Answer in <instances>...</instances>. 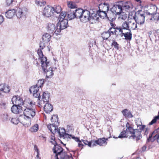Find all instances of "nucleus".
Listing matches in <instances>:
<instances>
[{
  "label": "nucleus",
  "mask_w": 159,
  "mask_h": 159,
  "mask_svg": "<svg viewBox=\"0 0 159 159\" xmlns=\"http://www.w3.org/2000/svg\"><path fill=\"white\" fill-rule=\"evenodd\" d=\"M107 16L106 17L108 19H113L115 17V16L116 15L111 11L107 12Z\"/></svg>",
  "instance_id": "obj_35"
},
{
  "label": "nucleus",
  "mask_w": 159,
  "mask_h": 159,
  "mask_svg": "<svg viewBox=\"0 0 159 159\" xmlns=\"http://www.w3.org/2000/svg\"><path fill=\"white\" fill-rule=\"evenodd\" d=\"M54 10L52 7L47 6L45 7L43 10V15L46 17H51L53 14Z\"/></svg>",
  "instance_id": "obj_8"
},
{
  "label": "nucleus",
  "mask_w": 159,
  "mask_h": 159,
  "mask_svg": "<svg viewBox=\"0 0 159 159\" xmlns=\"http://www.w3.org/2000/svg\"><path fill=\"white\" fill-rule=\"evenodd\" d=\"M50 96V93L47 91L44 92L42 96V99L46 102V103H48L49 101Z\"/></svg>",
  "instance_id": "obj_28"
},
{
  "label": "nucleus",
  "mask_w": 159,
  "mask_h": 159,
  "mask_svg": "<svg viewBox=\"0 0 159 159\" xmlns=\"http://www.w3.org/2000/svg\"><path fill=\"white\" fill-rule=\"evenodd\" d=\"M122 10H125V11L129 12L133 8V6L130 2H127L123 4Z\"/></svg>",
  "instance_id": "obj_17"
},
{
  "label": "nucleus",
  "mask_w": 159,
  "mask_h": 159,
  "mask_svg": "<svg viewBox=\"0 0 159 159\" xmlns=\"http://www.w3.org/2000/svg\"><path fill=\"white\" fill-rule=\"evenodd\" d=\"M0 90L5 93H8L10 91V89L9 86L3 84H0Z\"/></svg>",
  "instance_id": "obj_27"
},
{
  "label": "nucleus",
  "mask_w": 159,
  "mask_h": 159,
  "mask_svg": "<svg viewBox=\"0 0 159 159\" xmlns=\"http://www.w3.org/2000/svg\"><path fill=\"white\" fill-rule=\"evenodd\" d=\"M16 15L18 18H25V11L20 8H18L16 10Z\"/></svg>",
  "instance_id": "obj_18"
},
{
  "label": "nucleus",
  "mask_w": 159,
  "mask_h": 159,
  "mask_svg": "<svg viewBox=\"0 0 159 159\" xmlns=\"http://www.w3.org/2000/svg\"><path fill=\"white\" fill-rule=\"evenodd\" d=\"M38 60L40 62L42 69L46 73L47 77L51 78L53 75V68L51 67L49 61H48L47 57L43 55L42 51L40 50L38 51Z\"/></svg>",
  "instance_id": "obj_1"
},
{
  "label": "nucleus",
  "mask_w": 159,
  "mask_h": 159,
  "mask_svg": "<svg viewBox=\"0 0 159 159\" xmlns=\"http://www.w3.org/2000/svg\"><path fill=\"white\" fill-rule=\"evenodd\" d=\"M44 110L46 113H49L53 109V107L52 105L48 103H46L44 106Z\"/></svg>",
  "instance_id": "obj_23"
},
{
  "label": "nucleus",
  "mask_w": 159,
  "mask_h": 159,
  "mask_svg": "<svg viewBox=\"0 0 159 159\" xmlns=\"http://www.w3.org/2000/svg\"><path fill=\"white\" fill-rule=\"evenodd\" d=\"M52 140L51 142L54 145L52 150L53 152L56 154L55 156L57 157L56 159H69L71 158H73L71 154L70 155H67L65 152H63V149L59 145L57 144L55 141V138L54 136L51 138Z\"/></svg>",
  "instance_id": "obj_2"
},
{
  "label": "nucleus",
  "mask_w": 159,
  "mask_h": 159,
  "mask_svg": "<svg viewBox=\"0 0 159 159\" xmlns=\"http://www.w3.org/2000/svg\"><path fill=\"white\" fill-rule=\"evenodd\" d=\"M128 20V21H125L122 24L121 26L120 27L123 30H128L129 31V26Z\"/></svg>",
  "instance_id": "obj_34"
},
{
  "label": "nucleus",
  "mask_w": 159,
  "mask_h": 159,
  "mask_svg": "<svg viewBox=\"0 0 159 159\" xmlns=\"http://www.w3.org/2000/svg\"><path fill=\"white\" fill-rule=\"evenodd\" d=\"M126 131L129 135V139H135L136 141H138L142 138L140 131L138 129H134L131 125L128 122L126 124Z\"/></svg>",
  "instance_id": "obj_3"
},
{
  "label": "nucleus",
  "mask_w": 159,
  "mask_h": 159,
  "mask_svg": "<svg viewBox=\"0 0 159 159\" xmlns=\"http://www.w3.org/2000/svg\"><path fill=\"white\" fill-rule=\"evenodd\" d=\"M152 31H150L148 32L149 34L151 35V34H152Z\"/></svg>",
  "instance_id": "obj_63"
},
{
  "label": "nucleus",
  "mask_w": 159,
  "mask_h": 159,
  "mask_svg": "<svg viewBox=\"0 0 159 159\" xmlns=\"http://www.w3.org/2000/svg\"><path fill=\"white\" fill-rule=\"evenodd\" d=\"M43 80H38L37 84L35 86L38 87L39 88H41L43 84Z\"/></svg>",
  "instance_id": "obj_49"
},
{
  "label": "nucleus",
  "mask_w": 159,
  "mask_h": 159,
  "mask_svg": "<svg viewBox=\"0 0 159 159\" xmlns=\"http://www.w3.org/2000/svg\"><path fill=\"white\" fill-rule=\"evenodd\" d=\"M31 118L23 115L20 116L19 117L20 122L24 125L27 126H29L30 125Z\"/></svg>",
  "instance_id": "obj_9"
},
{
  "label": "nucleus",
  "mask_w": 159,
  "mask_h": 159,
  "mask_svg": "<svg viewBox=\"0 0 159 159\" xmlns=\"http://www.w3.org/2000/svg\"><path fill=\"white\" fill-rule=\"evenodd\" d=\"M4 18L2 16H0V25L3 21Z\"/></svg>",
  "instance_id": "obj_57"
},
{
  "label": "nucleus",
  "mask_w": 159,
  "mask_h": 159,
  "mask_svg": "<svg viewBox=\"0 0 159 159\" xmlns=\"http://www.w3.org/2000/svg\"><path fill=\"white\" fill-rule=\"evenodd\" d=\"M54 9V13L55 12L57 13H59L61 11V8L59 6H56L53 7Z\"/></svg>",
  "instance_id": "obj_45"
},
{
  "label": "nucleus",
  "mask_w": 159,
  "mask_h": 159,
  "mask_svg": "<svg viewBox=\"0 0 159 159\" xmlns=\"http://www.w3.org/2000/svg\"><path fill=\"white\" fill-rule=\"evenodd\" d=\"M119 45L118 44L117 42L115 41H113L111 43V46H114L115 48L117 50L119 49Z\"/></svg>",
  "instance_id": "obj_53"
},
{
  "label": "nucleus",
  "mask_w": 159,
  "mask_h": 159,
  "mask_svg": "<svg viewBox=\"0 0 159 159\" xmlns=\"http://www.w3.org/2000/svg\"><path fill=\"white\" fill-rule=\"evenodd\" d=\"M15 12L16 10L14 9L8 10L6 12L5 14L6 17L7 18L11 19L14 15Z\"/></svg>",
  "instance_id": "obj_24"
},
{
  "label": "nucleus",
  "mask_w": 159,
  "mask_h": 159,
  "mask_svg": "<svg viewBox=\"0 0 159 159\" xmlns=\"http://www.w3.org/2000/svg\"><path fill=\"white\" fill-rule=\"evenodd\" d=\"M101 36L103 39H107L110 36V35L107 31L103 32Z\"/></svg>",
  "instance_id": "obj_41"
},
{
  "label": "nucleus",
  "mask_w": 159,
  "mask_h": 159,
  "mask_svg": "<svg viewBox=\"0 0 159 159\" xmlns=\"http://www.w3.org/2000/svg\"><path fill=\"white\" fill-rule=\"evenodd\" d=\"M45 43V41H43V40L42 41H41L40 42V43L39 44V47L40 48V49H38V52H37L38 53V51L39 50H41L42 51L41 49H43L45 47L46 43Z\"/></svg>",
  "instance_id": "obj_43"
},
{
  "label": "nucleus",
  "mask_w": 159,
  "mask_h": 159,
  "mask_svg": "<svg viewBox=\"0 0 159 159\" xmlns=\"http://www.w3.org/2000/svg\"><path fill=\"white\" fill-rule=\"evenodd\" d=\"M11 121L13 124L17 125L20 122V120L17 118H12L11 119Z\"/></svg>",
  "instance_id": "obj_52"
},
{
  "label": "nucleus",
  "mask_w": 159,
  "mask_h": 159,
  "mask_svg": "<svg viewBox=\"0 0 159 159\" xmlns=\"http://www.w3.org/2000/svg\"><path fill=\"white\" fill-rule=\"evenodd\" d=\"M1 104L3 105V106H4L6 105V103H1Z\"/></svg>",
  "instance_id": "obj_62"
},
{
  "label": "nucleus",
  "mask_w": 159,
  "mask_h": 159,
  "mask_svg": "<svg viewBox=\"0 0 159 159\" xmlns=\"http://www.w3.org/2000/svg\"><path fill=\"white\" fill-rule=\"evenodd\" d=\"M67 6L70 9L72 10L77 7V6L75 3L72 1H67Z\"/></svg>",
  "instance_id": "obj_32"
},
{
  "label": "nucleus",
  "mask_w": 159,
  "mask_h": 159,
  "mask_svg": "<svg viewBox=\"0 0 159 159\" xmlns=\"http://www.w3.org/2000/svg\"><path fill=\"white\" fill-rule=\"evenodd\" d=\"M47 29L48 31L50 34H55L54 33L56 29V27L55 25L53 24H48L47 26Z\"/></svg>",
  "instance_id": "obj_22"
},
{
  "label": "nucleus",
  "mask_w": 159,
  "mask_h": 159,
  "mask_svg": "<svg viewBox=\"0 0 159 159\" xmlns=\"http://www.w3.org/2000/svg\"><path fill=\"white\" fill-rule=\"evenodd\" d=\"M108 31L110 35V36L111 35L115 34L116 35V32H113V31H108Z\"/></svg>",
  "instance_id": "obj_58"
},
{
  "label": "nucleus",
  "mask_w": 159,
  "mask_h": 159,
  "mask_svg": "<svg viewBox=\"0 0 159 159\" xmlns=\"http://www.w3.org/2000/svg\"><path fill=\"white\" fill-rule=\"evenodd\" d=\"M14 1V0H6L7 5V6H10L12 4Z\"/></svg>",
  "instance_id": "obj_54"
},
{
  "label": "nucleus",
  "mask_w": 159,
  "mask_h": 159,
  "mask_svg": "<svg viewBox=\"0 0 159 159\" xmlns=\"http://www.w3.org/2000/svg\"><path fill=\"white\" fill-rule=\"evenodd\" d=\"M57 132L59 134L61 138H71L72 137V135H70L66 133L65 129L63 128H60L58 130L57 129Z\"/></svg>",
  "instance_id": "obj_10"
},
{
  "label": "nucleus",
  "mask_w": 159,
  "mask_h": 159,
  "mask_svg": "<svg viewBox=\"0 0 159 159\" xmlns=\"http://www.w3.org/2000/svg\"><path fill=\"white\" fill-rule=\"evenodd\" d=\"M151 12L150 11L149 12H146V14L148 15H151Z\"/></svg>",
  "instance_id": "obj_61"
},
{
  "label": "nucleus",
  "mask_w": 159,
  "mask_h": 159,
  "mask_svg": "<svg viewBox=\"0 0 159 159\" xmlns=\"http://www.w3.org/2000/svg\"><path fill=\"white\" fill-rule=\"evenodd\" d=\"M34 63L37 65L39 64V62L37 61V59L34 62Z\"/></svg>",
  "instance_id": "obj_60"
},
{
  "label": "nucleus",
  "mask_w": 159,
  "mask_h": 159,
  "mask_svg": "<svg viewBox=\"0 0 159 159\" xmlns=\"http://www.w3.org/2000/svg\"><path fill=\"white\" fill-rule=\"evenodd\" d=\"M51 121L52 122H54V123L56 124V125H59V123L58 122V118L57 115H53L51 118Z\"/></svg>",
  "instance_id": "obj_37"
},
{
  "label": "nucleus",
  "mask_w": 159,
  "mask_h": 159,
  "mask_svg": "<svg viewBox=\"0 0 159 159\" xmlns=\"http://www.w3.org/2000/svg\"><path fill=\"white\" fill-rule=\"evenodd\" d=\"M123 35L124 36L126 39H131L132 34L129 31V33H124V35Z\"/></svg>",
  "instance_id": "obj_48"
},
{
  "label": "nucleus",
  "mask_w": 159,
  "mask_h": 159,
  "mask_svg": "<svg viewBox=\"0 0 159 159\" xmlns=\"http://www.w3.org/2000/svg\"><path fill=\"white\" fill-rule=\"evenodd\" d=\"M98 8L99 10L107 12L109 9V6L108 4L104 2L103 4H100L98 6Z\"/></svg>",
  "instance_id": "obj_21"
},
{
  "label": "nucleus",
  "mask_w": 159,
  "mask_h": 159,
  "mask_svg": "<svg viewBox=\"0 0 159 159\" xmlns=\"http://www.w3.org/2000/svg\"><path fill=\"white\" fill-rule=\"evenodd\" d=\"M51 36L48 33H45L44 34L42 37V40L45 43H48L51 39Z\"/></svg>",
  "instance_id": "obj_33"
},
{
  "label": "nucleus",
  "mask_w": 159,
  "mask_h": 159,
  "mask_svg": "<svg viewBox=\"0 0 159 159\" xmlns=\"http://www.w3.org/2000/svg\"><path fill=\"white\" fill-rule=\"evenodd\" d=\"M136 124L138 127H139V129L141 130H143L145 128V126L144 125H142L141 122H139V123L138 124V122H136Z\"/></svg>",
  "instance_id": "obj_51"
},
{
  "label": "nucleus",
  "mask_w": 159,
  "mask_h": 159,
  "mask_svg": "<svg viewBox=\"0 0 159 159\" xmlns=\"http://www.w3.org/2000/svg\"><path fill=\"white\" fill-rule=\"evenodd\" d=\"M91 11H92L83 10L80 8L76 9L75 11V18H79L80 21L82 22H86L88 21L90 13L92 12Z\"/></svg>",
  "instance_id": "obj_4"
},
{
  "label": "nucleus",
  "mask_w": 159,
  "mask_h": 159,
  "mask_svg": "<svg viewBox=\"0 0 159 159\" xmlns=\"http://www.w3.org/2000/svg\"><path fill=\"white\" fill-rule=\"evenodd\" d=\"M96 12L98 17H100V18L104 19L107 16V14L106 12L99 10L96 11Z\"/></svg>",
  "instance_id": "obj_31"
},
{
  "label": "nucleus",
  "mask_w": 159,
  "mask_h": 159,
  "mask_svg": "<svg viewBox=\"0 0 159 159\" xmlns=\"http://www.w3.org/2000/svg\"><path fill=\"white\" fill-rule=\"evenodd\" d=\"M129 26V31L130 32V30H135L137 26V23L134 19H129L128 20Z\"/></svg>",
  "instance_id": "obj_16"
},
{
  "label": "nucleus",
  "mask_w": 159,
  "mask_h": 159,
  "mask_svg": "<svg viewBox=\"0 0 159 159\" xmlns=\"http://www.w3.org/2000/svg\"><path fill=\"white\" fill-rule=\"evenodd\" d=\"M134 19L137 24L142 25L144 23L145 21L144 14L138 13L137 16V18L136 19V17L134 16Z\"/></svg>",
  "instance_id": "obj_11"
},
{
  "label": "nucleus",
  "mask_w": 159,
  "mask_h": 159,
  "mask_svg": "<svg viewBox=\"0 0 159 159\" xmlns=\"http://www.w3.org/2000/svg\"><path fill=\"white\" fill-rule=\"evenodd\" d=\"M146 148H147V147H146L145 146H143V147H142V150H143V151H145V150H146Z\"/></svg>",
  "instance_id": "obj_59"
},
{
  "label": "nucleus",
  "mask_w": 159,
  "mask_h": 159,
  "mask_svg": "<svg viewBox=\"0 0 159 159\" xmlns=\"http://www.w3.org/2000/svg\"><path fill=\"white\" fill-rule=\"evenodd\" d=\"M35 102L32 101L28 102L23 111V115L33 118L35 115V110L33 107V106L35 105Z\"/></svg>",
  "instance_id": "obj_5"
},
{
  "label": "nucleus",
  "mask_w": 159,
  "mask_h": 159,
  "mask_svg": "<svg viewBox=\"0 0 159 159\" xmlns=\"http://www.w3.org/2000/svg\"><path fill=\"white\" fill-rule=\"evenodd\" d=\"M11 101L13 105L17 106H20L24 104L23 99L20 97L15 96L12 98Z\"/></svg>",
  "instance_id": "obj_12"
},
{
  "label": "nucleus",
  "mask_w": 159,
  "mask_h": 159,
  "mask_svg": "<svg viewBox=\"0 0 159 159\" xmlns=\"http://www.w3.org/2000/svg\"><path fill=\"white\" fill-rule=\"evenodd\" d=\"M11 110L14 113H20L22 111V107L20 106L14 105L11 107Z\"/></svg>",
  "instance_id": "obj_19"
},
{
  "label": "nucleus",
  "mask_w": 159,
  "mask_h": 159,
  "mask_svg": "<svg viewBox=\"0 0 159 159\" xmlns=\"http://www.w3.org/2000/svg\"><path fill=\"white\" fill-rule=\"evenodd\" d=\"M2 118L3 120L5 121L7 120H10L11 118L10 116V115H9L7 114H4L2 116Z\"/></svg>",
  "instance_id": "obj_50"
},
{
  "label": "nucleus",
  "mask_w": 159,
  "mask_h": 159,
  "mask_svg": "<svg viewBox=\"0 0 159 159\" xmlns=\"http://www.w3.org/2000/svg\"><path fill=\"white\" fill-rule=\"evenodd\" d=\"M67 19H61L59 20L57 24V28L54 32L56 35H57L61 30L65 29L68 26V22Z\"/></svg>",
  "instance_id": "obj_6"
},
{
  "label": "nucleus",
  "mask_w": 159,
  "mask_h": 159,
  "mask_svg": "<svg viewBox=\"0 0 159 159\" xmlns=\"http://www.w3.org/2000/svg\"><path fill=\"white\" fill-rule=\"evenodd\" d=\"M155 131H154L151 134H150L149 138L148 140V141L151 140V138L153 137V140L152 141L157 140V142L159 143V133H157L155 135H154Z\"/></svg>",
  "instance_id": "obj_26"
},
{
  "label": "nucleus",
  "mask_w": 159,
  "mask_h": 159,
  "mask_svg": "<svg viewBox=\"0 0 159 159\" xmlns=\"http://www.w3.org/2000/svg\"><path fill=\"white\" fill-rule=\"evenodd\" d=\"M39 129V125L37 124H35L32 126L30 129L31 132H35L38 131Z\"/></svg>",
  "instance_id": "obj_40"
},
{
  "label": "nucleus",
  "mask_w": 159,
  "mask_h": 159,
  "mask_svg": "<svg viewBox=\"0 0 159 159\" xmlns=\"http://www.w3.org/2000/svg\"><path fill=\"white\" fill-rule=\"evenodd\" d=\"M92 10V12L90 13V15L88 19V21L89 20L90 23L94 24L98 21L99 18L96 12V10L95 9L90 10L89 11Z\"/></svg>",
  "instance_id": "obj_7"
},
{
  "label": "nucleus",
  "mask_w": 159,
  "mask_h": 159,
  "mask_svg": "<svg viewBox=\"0 0 159 159\" xmlns=\"http://www.w3.org/2000/svg\"><path fill=\"white\" fill-rule=\"evenodd\" d=\"M35 3L38 6L42 7L45 5L46 2L44 0H36Z\"/></svg>",
  "instance_id": "obj_39"
},
{
  "label": "nucleus",
  "mask_w": 159,
  "mask_h": 159,
  "mask_svg": "<svg viewBox=\"0 0 159 159\" xmlns=\"http://www.w3.org/2000/svg\"><path fill=\"white\" fill-rule=\"evenodd\" d=\"M129 138V135L127 133L126 130H124L121 132L120 134L118 136L119 138Z\"/></svg>",
  "instance_id": "obj_36"
},
{
  "label": "nucleus",
  "mask_w": 159,
  "mask_h": 159,
  "mask_svg": "<svg viewBox=\"0 0 159 159\" xmlns=\"http://www.w3.org/2000/svg\"><path fill=\"white\" fill-rule=\"evenodd\" d=\"M83 143L86 145H88L90 147H91L92 145L93 146V144L94 143V140H91V142H89L86 140H82Z\"/></svg>",
  "instance_id": "obj_44"
},
{
  "label": "nucleus",
  "mask_w": 159,
  "mask_h": 159,
  "mask_svg": "<svg viewBox=\"0 0 159 159\" xmlns=\"http://www.w3.org/2000/svg\"><path fill=\"white\" fill-rule=\"evenodd\" d=\"M116 28L112 27L110 28L108 30V31H113V32H116Z\"/></svg>",
  "instance_id": "obj_56"
},
{
  "label": "nucleus",
  "mask_w": 159,
  "mask_h": 159,
  "mask_svg": "<svg viewBox=\"0 0 159 159\" xmlns=\"http://www.w3.org/2000/svg\"><path fill=\"white\" fill-rule=\"evenodd\" d=\"M67 17L69 20H71L75 18V11L73 10H69L67 12Z\"/></svg>",
  "instance_id": "obj_29"
},
{
  "label": "nucleus",
  "mask_w": 159,
  "mask_h": 159,
  "mask_svg": "<svg viewBox=\"0 0 159 159\" xmlns=\"http://www.w3.org/2000/svg\"><path fill=\"white\" fill-rule=\"evenodd\" d=\"M110 10L116 14H120L122 11V6L119 4H115Z\"/></svg>",
  "instance_id": "obj_14"
},
{
  "label": "nucleus",
  "mask_w": 159,
  "mask_h": 159,
  "mask_svg": "<svg viewBox=\"0 0 159 159\" xmlns=\"http://www.w3.org/2000/svg\"><path fill=\"white\" fill-rule=\"evenodd\" d=\"M108 139H106L105 138L99 139L98 140H95L94 143L93 144V147L96 146V144L99 145L100 146H103L104 144L106 145L107 144Z\"/></svg>",
  "instance_id": "obj_15"
},
{
  "label": "nucleus",
  "mask_w": 159,
  "mask_h": 159,
  "mask_svg": "<svg viewBox=\"0 0 159 159\" xmlns=\"http://www.w3.org/2000/svg\"><path fill=\"white\" fill-rule=\"evenodd\" d=\"M71 138L74 139L76 141L79 142L78 146L79 147H82L83 145L81 143V141H82V140L81 141H80L78 138L75 137L74 136H72Z\"/></svg>",
  "instance_id": "obj_47"
},
{
  "label": "nucleus",
  "mask_w": 159,
  "mask_h": 159,
  "mask_svg": "<svg viewBox=\"0 0 159 159\" xmlns=\"http://www.w3.org/2000/svg\"><path fill=\"white\" fill-rule=\"evenodd\" d=\"M122 113L126 118H131L133 117L130 111H129L127 109L122 110Z\"/></svg>",
  "instance_id": "obj_25"
},
{
  "label": "nucleus",
  "mask_w": 159,
  "mask_h": 159,
  "mask_svg": "<svg viewBox=\"0 0 159 159\" xmlns=\"http://www.w3.org/2000/svg\"><path fill=\"white\" fill-rule=\"evenodd\" d=\"M137 2H139V3H140L141 2V1L140 0H135Z\"/></svg>",
  "instance_id": "obj_64"
},
{
  "label": "nucleus",
  "mask_w": 159,
  "mask_h": 159,
  "mask_svg": "<svg viewBox=\"0 0 159 159\" xmlns=\"http://www.w3.org/2000/svg\"><path fill=\"white\" fill-rule=\"evenodd\" d=\"M127 16L126 15H120L119 18L122 20H125L127 18Z\"/></svg>",
  "instance_id": "obj_55"
},
{
  "label": "nucleus",
  "mask_w": 159,
  "mask_h": 159,
  "mask_svg": "<svg viewBox=\"0 0 159 159\" xmlns=\"http://www.w3.org/2000/svg\"><path fill=\"white\" fill-rule=\"evenodd\" d=\"M66 14L67 13L65 12H61L60 13L58 19H59V20H61V19H66L65 18L66 17Z\"/></svg>",
  "instance_id": "obj_46"
},
{
  "label": "nucleus",
  "mask_w": 159,
  "mask_h": 159,
  "mask_svg": "<svg viewBox=\"0 0 159 159\" xmlns=\"http://www.w3.org/2000/svg\"><path fill=\"white\" fill-rule=\"evenodd\" d=\"M55 123L49 124L48 125V128L50 131L53 134L57 133V126Z\"/></svg>",
  "instance_id": "obj_20"
},
{
  "label": "nucleus",
  "mask_w": 159,
  "mask_h": 159,
  "mask_svg": "<svg viewBox=\"0 0 159 159\" xmlns=\"http://www.w3.org/2000/svg\"><path fill=\"white\" fill-rule=\"evenodd\" d=\"M40 97H39V99H38V100H39V101L38 102V106L40 107H43V105L44 104H46V102L43 99H42L41 100H40Z\"/></svg>",
  "instance_id": "obj_42"
},
{
  "label": "nucleus",
  "mask_w": 159,
  "mask_h": 159,
  "mask_svg": "<svg viewBox=\"0 0 159 159\" xmlns=\"http://www.w3.org/2000/svg\"><path fill=\"white\" fill-rule=\"evenodd\" d=\"M157 10V7L156 6L152 5L151 6L149 10L151 12V14L152 16H153L155 14Z\"/></svg>",
  "instance_id": "obj_38"
},
{
  "label": "nucleus",
  "mask_w": 159,
  "mask_h": 159,
  "mask_svg": "<svg viewBox=\"0 0 159 159\" xmlns=\"http://www.w3.org/2000/svg\"><path fill=\"white\" fill-rule=\"evenodd\" d=\"M124 35V31L120 27H116V36H120L122 37Z\"/></svg>",
  "instance_id": "obj_30"
},
{
  "label": "nucleus",
  "mask_w": 159,
  "mask_h": 159,
  "mask_svg": "<svg viewBox=\"0 0 159 159\" xmlns=\"http://www.w3.org/2000/svg\"><path fill=\"white\" fill-rule=\"evenodd\" d=\"M29 91L30 93H32L34 97L36 98H38L39 99L40 97V93H39V88L36 86H32L30 89Z\"/></svg>",
  "instance_id": "obj_13"
}]
</instances>
